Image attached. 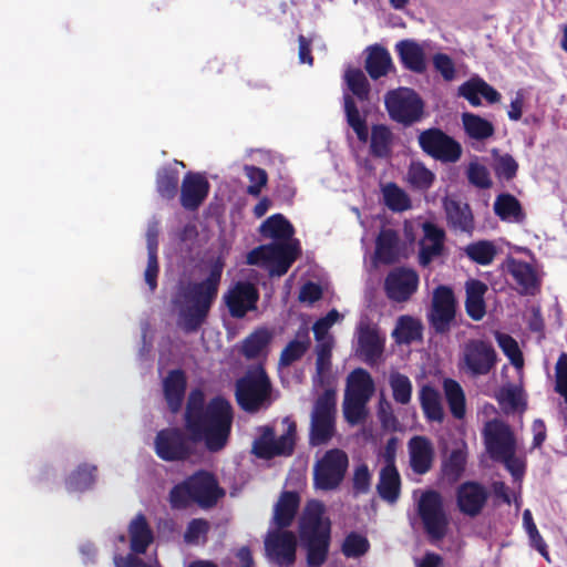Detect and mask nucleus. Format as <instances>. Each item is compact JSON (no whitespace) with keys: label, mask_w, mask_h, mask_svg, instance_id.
<instances>
[{"label":"nucleus","mask_w":567,"mask_h":567,"mask_svg":"<svg viewBox=\"0 0 567 567\" xmlns=\"http://www.w3.org/2000/svg\"><path fill=\"white\" fill-rule=\"evenodd\" d=\"M224 267L225 262L218 257L205 279L188 281L178 287L172 302L179 310L185 332L197 331L206 321L218 296Z\"/></svg>","instance_id":"obj_2"},{"label":"nucleus","mask_w":567,"mask_h":567,"mask_svg":"<svg viewBox=\"0 0 567 567\" xmlns=\"http://www.w3.org/2000/svg\"><path fill=\"white\" fill-rule=\"evenodd\" d=\"M395 51L402 65L416 74L426 71V58L423 47L412 39H404L395 44Z\"/></svg>","instance_id":"obj_26"},{"label":"nucleus","mask_w":567,"mask_h":567,"mask_svg":"<svg viewBox=\"0 0 567 567\" xmlns=\"http://www.w3.org/2000/svg\"><path fill=\"white\" fill-rule=\"evenodd\" d=\"M443 391L450 412L456 420H462L466 414V399L461 384L454 379L443 381Z\"/></svg>","instance_id":"obj_42"},{"label":"nucleus","mask_w":567,"mask_h":567,"mask_svg":"<svg viewBox=\"0 0 567 567\" xmlns=\"http://www.w3.org/2000/svg\"><path fill=\"white\" fill-rule=\"evenodd\" d=\"M271 340L272 333L267 328H258L243 340L240 353L247 360L257 359L266 354Z\"/></svg>","instance_id":"obj_37"},{"label":"nucleus","mask_w":567,"mask_h":567,"mask_svg":"<svg viewBox=\"0 0 567 567\" xmlns=\"http://www.w3.org/2000/svg\"><path fill=\"white\" fill-rule=\"evenodd\" d=\"M496 400L504 413L511 414L526 410L523 391L514 385L501 388L496 393Z\"/></svg>","instance_id":"obj_47"},{"label":"nucleus","mask_w":567,"mask_h":567,"mask_svg":"<svg viewBox=\"0 0 567 567\" xmlns=\"http://www.w3.org/2000/svg\"><path fill=\"white\" fill-rule=\"evenodd\" d=\"M462 122L466 134L473 140L483 141L495 133L494 125L480 115L463 113Z\"/></svg>","instance_id":"obj_48"},{"label":"nucleus","mask_w":567,"mask_h":567,"mask_svg":"<svg viewBox=\"0 0 567 567\" xmlns=\"http://www.w3.org/2000/svg\"><path fill=\"white\" fill-rule=\"evenodd\" d=\"M488 287L478 279H471L465 285V311L474 321L482 320L486 315L485 295Z\"/></svg>","instance_id":"obj_28"},{"label":"nucleus","mask_w":567,"mask_h":567,"mask_svg":"<svg viewBox=\"0 0 567 567\" xmlns=\"http://www.w3.org/2000/svg\"><path fill=\"white\" fill-rule=\"evenodd\" d=\"M209 523L205 518H193L184 533V542L187 544H198L200 538L206 539L209 532Z\"/></svg>","instance_id":"obj_61"},{"label":"nucleus","mask_w":567,"mask_h":567,"mask_svg":"<svg viewBox=\"0 0 567 567\" xmlns=\"http://www.w3.org/2000/svg\"><path fill=\"white\" fill-rule=\"evenodd\" d=\"M369 549L368 538L355 532L349 533L341 545V551L348 558H359L365 555Z\"/></svg>","instance_id":"obj_57"},{"label":"nucleus","mask_w":567,"mask_h":567,"mask_svg":"<svg viewBox=\"0 0 567 567\" xmlns=\"http://www.w3.org/2000/svg\"><path fill=\"white\" fill-rule=\"evenodd\" d=\"M495 340L504 354L508 358L512 365L520 369L524 365L523 353L517 341L509 334L499 331L495 332Z\"/></svg>","instance_id":"obj_56"},{"label":"nucleus","mask_w":567,"mask_h":567,"mask_svg":"<svg viewBox=\"0 0 567 567\" xmlns=\"http://www.w3.org/2000/svg\"><path fill=\"white\" fill-rule=\"evenodd\" d=\"M192 434L181 427H166L157 432L154 440L156 455L165 462H184L196 454Z\"/></svg>","instance_id":"obj_8"},{"label":"nucleus","mask_w":567,"mask_h":567,"mask_svg":"<svg viewBox=\"0 0 567 567\" xmlns=\"http://www.w3.org/2000/svg\"><path fill=\"white\" fill-rule=\"evenodd\" d=\"M260 234L265 238L290 243L295 234L291 223L281 214H275L268 217L259 227Z\"/></svg>","instance_id":"obj_38"},{"label":"nucleus","mask_w":567,"mask_h":567,"mask_svg":"<svg viewBox=\"0 0 567 567\" xmlns=\"http://www.w3.org/2000/svg\"><path fill=\"white\" fill-rule=\"evenodd\" d=\"M147 265L144 271V279L150 290L154 292L157 288V277L159 274L158 264V228L157 225H151L146 231Z\"/></svg>","instance_id":"obj_32"},{"label":"nucleus","mask_w":567,"mask_h":567,"mask_svg":"<svg viewBox=\"0 0 567 567\" xmlns=\"http://www.w3.org/2000/svg\"><path fill=\"white\" fill-rule=\"evenodd\" d=\"M421 150L435 161L455 163L462 156L461 144L441 128L431 127L419 134Z\"/></svg>","instance_id":"obj_13"},{"label":"nucleus","mask_w":567,"mask_h":567,"mask_svg":"<svg viewBox=\"0 0 567 567\" xmlns=\"http://www.w3.org/2000/svg\"><path fill=\"white\" fill-rule=\"evenodd\" d=\"M456 306V298L450 286L440 285L433 290L427 319L436 333L444 334L450 331L455 320Z\"/></svg>","instance_id":"obj_14"},{"label":"nucleus","mask_w":567,"mask_h":567,"mask_svg":"<svg viewBox=\"0 0 567 567\" xmlns=\"http://www.w3.org/2000/svg\"><path fill=\"white\" fill-rule=\"evenodd\" d=\"M371 487V474L367 464L362 463L354 468L352 477L353 494L362 495L369 493Z\"/></svg>","instance_id":"obj_63"},{"label":"nucleus","mask_w":567,"mask_h":567,"mask_svg":"<svg viewBox=\"0 0 567 567\" xmlns=\"http://www.w3.org/2000/svg\"><path fill=\"white\" fill-rule=\"evenodd\" d=\"M97 467L87 463L80 464L65 478L69 492H85L93 487L96 481Z\"/></svg>","instance_id":"obj_41"},{"label":"nucleus","mask_w":567,"mask_h":567,"mask_svg":"<svg viewBox=\"0 0 567 567\" xmlns=\"http://www.w3.org/2000/svg\"><path fill=\"white\" fill-rule=\"evenodd\" d=\"M494 213L502 220H520L523 217V210L518 199L507 193L501 194L494 202Z\"/></svg>","instance_id":"obj_49"},{"label":"nucleus","mask_w":567,"mask_h":567,"mask_svg":"<svg viewBox=\"0 0 567 567\" xmlns=\"http://www.w3.org/2000/svg\"><path fill=\"white\" fill-rule=\"evenodd\" d=\"M410 465L414 473L423 475L427 473L433 463L434 449L425 436H413L409 441Z\"/></svg>","instance_id":"obj_25"},{"label":"nucleus","mask_w":567,"mask_h":567,"mask_svg":"<svg viewBox=\"0 0 567 567\" xmlns=\"http://www.w3.org/2000/svg\"><path fill=\"white\" fill-rule=\"evenodd\" d=\"M389 384L392 390L393 400L401 404L406 405L412 399V382L405 374L400 372H392L389 378Z\"/></svg>","instance_id":"obj_53"},{"label":"nucleus","mask_w":567,"mask_h":567,"mask_svg":"<svg viewBox=\"0 0 567 567\" xmlns=\"http://www.w3.org/2000/svg\"><path fill=\"white\" fill-rule=\"evenodd\" d=\"M443 207L450 228L467 234L473 231L474 217L467 203H462L455 198L445 197L443 200Z\"/></svg>","instance_id":"obj_24"},{"label":"nucleus","mask_w":567,"mask_h":567,"mask_svg":"<svg viewBox=\"0 0 567 567\" xmlns=\"http://www.w3.org/2000/svg\"><path fill=\"white\" fill-rule=\"evenodd\" d=\"M337 392L327 388L317 398L311 412L309 444L320 446L329 443L336 434Z\"/></svg>","instance_id":"obj_6"},{"label":"nucleus","mask_w":567,"mask_h":567,"mask_svg":"<svg viewBox=\"0 0 567 567\" xmlns=\"http://www.w3.org/2000/svg\"><path fill=\"white\" fill-rule=\"evenodd\" d=\"M333 341L318 342L316 346V374L312 382L316 386L331 388V357Z\"/></svg>","instance_id":"obj_35"},{"label":"nucleus","mask_w":567,"mask_h":567,"mask_svg":"<svg viewBox=\"0 0 567 567\" xmlns=\"http://www.w3.org/2000/svg\"><path fill=\"white\" fill-rule=\"evenodd\" d=\"M364 68L373 80L385 76L393 68L392 58L389 51L379 44L369 47Z\"/></svg>","instance_id":"obj_36"},{"label":"nucleus","mask_w":567,"mask_h":567,"mask_svg":"<svg viewBox=\"0 0 567 567\" xmlns=\"http://www.w3.org/2000/svg\"><path fill=\"white\" fill-rule=\"evenodd\" d=\"M233 421L234 410L227 399L217 395L206 403L200 389L189 392L184 413L185 431L195 442L204 443L207 451L217 453L226 447Z\"/></svg>","instance_id":"obj_1"},{"label":"nucleus","mask_w":567,"mask_h":567,"mask_svg":"<svg viewBox=\"0 0 567 567\" xmlns=\"http://www.w3.org/2000/svg\"><path fill=\"white\" fill-rule=\"evenodd\" d=\"M468 182L477 188L485 189L492 186L488 169L478 163H471L467 168Z\"/></svg>","instance_id":"obj_62"},{"label":"nucleus","mask_w":567,"mask_h":567,"mask_svg":"<svg viewBox=\"0 0 567 567\" xmlns=\"http://www.w3.org/2000/svg\"><path fill=\"white\" fill-rule=\"evenodd\" d=\"M467 462L466 453L456 449L442 462V474L450 483H456L463 475Z\"/></svg>","instance_id":"obj_51"},{"label":"nucleus","mask_w":567,"mask_h":567,"mask_svg":"<svg viewBox=\"0 0 567 567\" xmlns=\"http://www.w3.org/2000/svg\"><path fill=\"white\" fill-rule=\"evenodd\" d=\"M272 249L271 260L268 265L271 277L286 275L301 254L300 243L297 239L290 243H274Z\"/></svg>","instance_id":"obj_23"},{"label":"nucleus","mask_w":567,"mask_h":567,"mask_svg":"<svg viewBox=\"0 0 567 567\" xmlns=\"http://www.w3.org/2000/svg\"><path fill=\"white\" fill-rule=\"evenodd\" d=\"M489 493L478 482L467 481L456 489V504L460 512L470 517H476L485 507Z\"/></svg>","instance_id":"obj_20"},{"label":"nucleus","mask_w":567,"mask_h":567,"mask_svg":"<svg viewBox=\"0 0 567 567\" xmlns=\"http://www.w3.org/2000/svg\"><path fill=\"white\" fill-rule=\"evenodd\" d=\"M267 557L279 566H291L296 561L297 537L287 528L268 530L265 537Z\"/></svg>","instance_id":"obj_16"},{"label":"nucleus","mask_w":567,"mask_h":567,"mask_svg":"<svg viewBox=\"0 0 567 567\" xmlns=\"http://www.w3.org/2000/svg\"><path fill=\"white\" fill-rule=\"evenodd\" d=\"M394 135L385 124H374L371 127L370 154L375 158L391 156Z\"/></svg>","instance_id":"obj_40"},{"label":"nucleus","mask_w":567,"mask_h":567,"mask_svg":"<svg viewBox=\"0 0 567 567\" xmlns=\"http://www.w3.org/2000/svg\"><path fill=\"white\" fill-rule=\"evenodd\" d=\"M463 360L472 375H486L495 368L497 354L489 342L473 339L464 346Z\"/></svg>","instance_id":"obj_17"},{"label":"nucleus","mask_w":567,"mask_h":567,"mask_svg":"<svg viewBox=\"0 0 567 567\" xmlns=\"http://www.w3.org/2000/svg\"><path fill=\"white\" fill-rule=\"evenodd\" d=\"M311 346V340L308 331L297 333V338L289 341L282 349L279 358L281 367H290L296 361L300 360Z\"/></svg>","instance_id":"obj_45"},{"label":"nucleus","mask_w":567,"mask_h":567,"mask_svg":"<svg viewBox=\"0 0 567 567\" xmlns=\"http://www.w3.org/2000/svg\"><path fill=\"white\" fill-rule=\"evenodd\" d=\"M235 388L236 401L246 412H257L270 399L271 382L261 365L249 369Z\"/></svg>","instance_id":"obj_7"},{"label":"nucleus","mask_w":567,"mask_h":567,"mask_svg":"<svg viewBox=\"0 0 567 567\" xmlns=\"http://www.w3.org/2000/svg\"><path fill=\"white\" fill-rule=\"evenodd\" d=\"M179 173L172 165L161 167L156 173V190L166 200L174 199L178 193Z\"/></svg>","instance_id":"obj_43"},{"label":"nucleus","mask_w":567,"mask_h":567,"mask_svg":"<svg viewBox=\"0 0 567 567\" xmlns=\"http://www.w3.org/2000/svg\"><path fill=\"white\" fill-rule=\"evenodd\" d=\"M492 167L498 179L511 181L516 176L518 164L509 154L499 155L494 152Z\"/></svg>","instance_id":"obj_58"},{"label":"nucleus","mask_w":567,"mask_h":567,"mask_svg":"<svg viewBox=\"0 0 567 567\" xmlns=\"http://www.w3.org/2000/svg\"><path fill=\"white\" fill-rule=\"evenodd\" d=\"M349 466L343 450H328L313 466V485L321 491H333L342 483Z\"/></svg>","instance_id":"obj_12"},{"label":"nucleus","mask_w":567,"mask_h":567,"mask_svg":"<svg viewBox=\"0 0 567 567\" xmlns=\"http://www.w3.org/2000/svg\"><path fill=\"white\" fill-rule=\"evenodd\" d=\"M382 193L384 204L390 210L400 213L411 208L410 197L395 183L386 184Z\"/></svg>","instance_id":"obj_52"},{"label":"nucleus","mask_w":567,"mask_h":567,"mask_svg":"<svg viewBox=\"0 0 567 567\" xmlns=\"http://www.w3.org/2000/svg\"><path fill=\"white\" fill-rule=\"evenodd\" d=\"M374 392L371 374L362 369H354L347 379L343 399V415L349 424L355 425L367 417V403Z\"/></svg>","instance_id":"obj_5"},{"label":"nucleus","mask_w":567,"mask_h":567,"mask_svg":"<svg viewBox=\"0 0 567 567\" xmlns=\"http://www.w3.org/2000/svg\"><path fill=\"white\" fill-rule=\"evenodd\" d=\"M424 237L420 240L419 264L429 267L430 264L444 252L445 231L432 223L423 225Z\"/></svg>","instance_id":"obj_22"},{"label":"nucleus","mask_w":567,"mask_h":567,"mask_svg":"<svg viewBox=\"0 0 567 567\" xmlns=\"http://www.w3.org/2000/svg\"><path fill=\"white\" fill-rule=\"evenodd\" d=\"M506 270L512 277L515 289L519 293H528L532 289V265L513 257L506 260Z\"/></svg>","instance_id":"obj_44"},{"label":"nucleus","mask_w":567,"mask_h":567,"mask_svg":"<svg viewBox=\"0 0 567 567\" xmlns=\"http://www.w3.org/2000/svg\"><path fill=\"white\" fill-rule=\"evenodd\" d=\"M375 257L384 265H393L400 259V236L392 228L382 229L375 240Z\"/></svg>","instance_id":"obj_31"},{"label":"nucleus","mask_w":567,"mask_h":567,"mask_svg":"<svg viewBox=\"0 0 567 567\" xmlns=\"http://www.w3.org/2000/svg\"><path fill=\"white\" fill-rule=\"evenodd\" d=\"M417 515L431 540H442L446 536L449 518L439 492L429 489L421 495L417 502Z\"/></svg>","instance_id":"obj_11"},{"label":"nucleus","mask_w":567,"mask_h":567,"mask_svg":"<svg viewBox=\"0 0 567 567\" xmlns=\"http://www.w3.org/2000/svg\"><path fill=\"white\" fill-rule=\"evenodd\" d=\"M298 535L306 550L308 567H321L328 559L331 545V522L324 516V506L310 501L298 520Z\"/></svg>","instance_id":"obj_3"},{"label":"nucleus","mask_w":567,"mask_h":567,"mask_svg":"<svg viewBox=\"0 0 567 567\" xmlns=\"http://www.w3.org/2000/svg\"><path fill=\"white\" fill-rule=\"evenodd\" d=\"M481 83L482 79H471L458 87V95L468 101L472 106L481 105Z\"/></svg>","instance_id":"obj_64"},{"label":"nucleus","mask_w":567,"mask_h":567,"mask_svg":"<svg viewBox=\"0 0 567 567\" xmlns=\"http://www.w3.org/2000/svg\"><path fill=\"white\" fill-rule=\"evenodd\" d=\"M299 505L300 496L297 492H282L274 507L272 524L277 528H289L293 523Z\"/></svg>","instance_id":"obj_30"},{"label":"nucleus","mask_w":567,"mask_h":567,"mask_svg":"<svg viewBox=\"0 0 567 567\" xmlns=\"http://www.w3.org/2000/svg\"><path fill=\"white\" fill-rule=\"evenodd\" d=\"M384 104L390 118L405 127L420 122L424 114L422 99L409 87H399L388 92Z\"/></svg>","instance_id":"obj_9"},{"label":"nucleus","mask_w":567,"mask_h":567,"mask_svg":"<svg viewBox=\"0 0 567 567\" xmlns=\"http://www.w3.org/2000/svg\"><path fill=\"white\" fill-rule=\"evenodd\" d=\"M434 174L423 164H413L409 169L410 183L419 189H427L434 182Z\"/></svg>","instance_id":"obj_60"},{"label":"nucleus","mask_w":567,"mask_h":567,"mask_svg":"<svg viewBox=\"0 0 567 567\" xmlns=\"http://www.w3.org/2000/svg\"><path fill=\"white\" fill-rule=\"evenodd\" d=\"M419 400L427 421L441 423L444 420L441 395L434 386L424 384L419 392Z\"/></svg>","instance_id":"obj_39"},{"label":"nucleus","mask_w":567,"mask_h":567,"mask_svg":"<svg viewBox=\"0 0 567 567\" xmlns=\"http://www.w3.org/2000/svg\"><path fill=\"white\" fill-rule=\"evenodd\" d=\"M344 112L348 125L354 131L358 140L367 143L369 140V128L364 117L360 115L359 109L349 94H344Z\"/></svg>","instance_id":"obj_46"},{"label":"nucleus","mask_w":567,"mask_h":567,"mask_svg":"<svg viewBox=\"0 0 567 567\" xmlns=\"http://www.w3.org/2000/svg\"><path fill=\"white\" fill-rule=\"evenodd\" d=\"M396 342L409 344L422 339V324L410 316L399 318L398 326L393 332Z\"/></svg>","instance_id":"obj_50"},{"label":"nucleus","mask_w":567,"mask_h":567,"mask_svg":"<svg viewBox=\"0 0 567 567\" xmlns=\"http://www.w3.org/2000/svg\"><path fill=\"white\" fill-rule=\"evenodd\" d=\"M186 386V377L184 371L181 369L169 371L164 379V396L172 413H177L181 410Z\"/></svg>","instance_id":"obj_29"},{"label":"nucleus","mask_w":567,"mask_h":567,"mask_svg":"<svg viewBox=\"0 0 567 567\" xmlns=\"http://www.w3.org/2000/svg\"><path fill=\"white\" fill-rule=\"evenodd\" d=\"M286 432L276 437L272 426H264L261 434L254 441L252 453L262 460H270L275 456H290L295 451L297 424L290 417H285Z\"/></svg>","instance_id":"obj_10"},{"label":"nucleus","mask_w":567,"mask_h":567,"mask_svg":"<svg viewBox=\"0 0 567 567\" xmlns=\"http://www.w3.org/2000/svg\"><path fill=\"white\" fill-rule=\"evenodd\" d=\"M360 354L369 364L375 363L384 351V339L377 329L365 326L360 329L358 337Z\"/></svg>","instance_id":"obj_33"},{"label":"nucleus","mask_w":567,"mask_h":567,"mask_svg":"<svg viewBox=\"0 0 567 567\" xmlns=\"http://www.w3.org/2000/svg\"><path fill=\"white\" fill-rule=\"evenodd\" d=\"M209 182L199 173L188 172L181 185V205L194 212L198 209L208 196Z\"/></svg>","instance_id":"obj_21"},{"label":"nucleus","mask_w":567,"mask_h":567,"mask_svg":"<svg viewBox=\"0 0 567 567\" xmlns=\"http://www.w3.org/2000/svg\"><path fill=\"white\" fill-rule=\"evenodd\" d=\"M130 549L135 556L145 554L154 540L153 530L143 513H138L128 524Z\"/></svg>","instance_id":"obj_27"},{"label":"nucleus","mask_w":567,"mask_h":567,"mask_svg":"<svg viewBox=\"0 0 567 567\" xmlns=\"http://www.w3.org/2000/svg\"><path fill=\"white\" fill-rule=\"evenodd\" d=\"M225 491L212 472L198 470L175 484L168 493V503L174 511H185L193 505L202 509L214 508Z\"/></svg>","instance_id":"obj_4"},{"label":"nucleus","mask_w":567,"mask_h":567,"mask_svg":"<svg viewBox=\"0 0 567 567\" xmlns=\"http://www.w3.org/2000/svg\"><path fill=\"white\" fill-rule=\"evenodd\" d=\"M245 173L250 182V185L247 187V194L254 197H259L262 188L267 185L268 182L267 172L261 167L246 165Z\"/></svg>","instance_id":"obj_59"},{"label":"nucleus","mask_w":567,"mask_h":567,"mask_svg":"<svg viewBox=\"0 0 567 567\" xmlns=\"http://www.w3.org/2000/svg\"><path fill=\"white\" fill-rule=\"evenodd\" d=\"M346 82L349 90L359 101H368L370 95V83L360 69H349L346 72Z\"/></svg>","instance_id":"obj_55"},{"label":"nucleus","mask_w":567,"mask_h":567,"mask_svg":"<svg viewBox=\"0 0 567 567\" xmlns=\"http://www.w3.org/2000/svg\"><path fill=\"white\" fill-rule=\"evenodd\" d=\"M496 247L489 240H478L466 246L465 254L474 262L487 266L496 256Z\"/></svg>","instance_id":"obj_54"},{"label":"nucleus","mask_w":567,"mask_h":567,"mask_svg":"<svg viewBox=\"0 0 567 567\" xmlns=\"http://www.w3.org/2000/svg\"><path fill=\"white\" fill-rule=\"evenodd\" d=\"M417 287L419 275L411 268H394L384 279L385 295L395 302L408 301L416 292Z\"/></svg>","instance_id":"obj_19"},{"label":"nucleus","mask_w":567,"mask_h":567,"mask_svg":"<svg viewBox=\"0 0 567 567\" xmlns=\"http://www.w3.org/2000/svg\"><path fill=\"white\" fill-rule=\"evenodd\" d=\"M482 434L486 451L493 461L497 457H508L511 454H515V436L505 422L498 419L487 421Z\"/></svg>","instance_id":"obj_15"},{"label":"nucleus","mask_w":567,"mask_h":567,"mask_svg":"<svg viewBox=\"0 0 567 567\" xmlns=\"http://www.w3.org/2000/svg\"><path fill=\"white\" fill-rule=\"evenodd\" d=\"M377 491L380 497L388 503H395L401 493V477L395 465H384L379 474Z\"/></svg>","instance_id":"obj_34"},{"label":"nucleus","mask_w":567,"mask_h":567,"mask_svg":"<svg viewBox=\"0 0 567 567\" xmlns=\"http://www.w3.org/2000/svg\"><path fill=\"white\" fill-rule=\"evenodd\" d=\"M259 290L249 282L239 280L231 285L224 295L225 305L233 318L241 319L249 311L257 309Z\"/></svg>","instance_id":"obj_18"}]
</instances>
